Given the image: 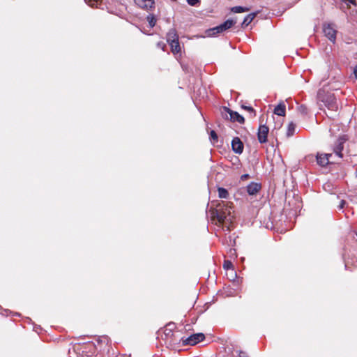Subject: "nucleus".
Here are the masks:
<instances>
[{"mask_svg": "<svg viewBox=\"0 0 357 357\" xmlns=\"http://www.w3.org/2000/svg\"><path fill=\"white\" fill-rule=\"evenodd\" d=\"M345 204H346V202L344 200L342 199L340 202V204L337 206V208L339 210L342 209L344 207Z\"/></svg>", "mask_w": 357, "mask_h": 357, "instance_id": "obj_28", "label": "nucleus"}, {"mask_svg": "<svg viewBox=\"0 0 357 357\" xmlns=\"http://www.w3.org/2000/svg\"><path fill=\"white\" fill-rule=\"evenodd\" d=\"M299 110L301 112L303 113V114H306L307 113V108L304 105H301L300 107H299Z\"/></svg>", "mask_w": 357, "mask_h": 357, "instance_id": "obj_30", "label": "nucleus"}, {"mask_svg": "<svg viewBox=\"0 0 357 357\" xmlns=\"http://www.w3.org/2000/svg\"><path fill=\"white\" fill-rule=\"evenodd\" d=\"M296 125L293 122L289 123L287 127V136L289 137L294 135Z\"/></svg>", "mask_w": 357, "mask_h": 357, "instance_id": "obj_20", "label": "nucleus"}, {"mask_svg": "<svg viewBox=\"0 0 357 357\" xmlns=\"http://www.w3.org/2000/svg\"><path fill=\"white\" fill-rule=\"evenodd\" d=\"M354 74L355 77L357 79V65L354 68Z\"/></svg>", "mask_w": 357, "mask_h": 357, "instance_id": "obj_34", "label": "nucleus"}, {"mask_svg": "<svg viewBox=\"0 0 357 357\" xmlns=\"http://www.w3.org/2000/svg\"><path fill=\"white\" fill-rule=\"evenodd\" d=\"M165 335L166 337V338H168V337H172V336H174V334L172 333V331L171 329H165Z\"/></svg>", "mask_w": 357, "mask_h": 357, "instance_id": "obj_27", "label": "nucleus"}, {"mask_svg": "<svg viewBox=\"0 0 357 357\" xmlns=\"http://www.w3.org/2000/svg\"><path fill=\"white\" fill-rule=\"evenodd\" d=\"M192 6H197L200 1H187Z\"/></svg>", "mask_w": 357, "mask_h": 357, "instance_id": "obj_31", "label": "nucleus"}, {"mask_svg": "<svg viewBox=\"0 0 357 357\" xmlns=\"http://www.w3.org/2000/svg\"><path fill=\"white\" fill-rule=\"evenodd\" d=\"M256 15H257V13H252L247 15L245 17V18L241 24V26L245 27V26H248L251 23V22L254 20V18L255 17Z\"/></svg>", "mask_w": 357, "mask_h": 357, "instance_id": "obj_17", "label": "nucleus"}, {"mask_svg": "<svg viewBox=\"0 0 357 357\" xmlns=\"http://www.w3.org/2000/svg\"><path fill=\"white\" fill-rule=\"evenodd\" d=\"M146 20L149 24L150 27L153 28L156 23V18L153 14H149L146 17Z\"/></svg>", "mask_w": 357, "mask_h": 357, "instance_id": "obj_22", "label": "nucleus"}, {"mask_svg": "<svg viewBox=\"0 0 357 357\" xmlns=\"http://www.w3.org/2000/svg\"><path fill=\"white\" fill-rule=\"evenodd\" d=\"M242 107L244 109H245V110H248V111L251 112L252 113H255V111L254 110V109L252 107H250V106H244V105H243Z\"/></svg>", "mask_w": 357, "mask_h": 357, "instance_id": "obj_29", "label": "nucleus"}, {"mask_svg": "<svg viewBox=\"0 0 357 357\" xmlns=\"http://www.w3.org/2000/svg\"><path fill=\"white\" fill-rule=\"evenodd\" d=\"M323 31L325 36L333 43H335L336 40L337 30L335 26L332 23L324 24Z\"/></svg>", "mask_w": 357, "mask_h": 357, "instance_id": "obj_6", "label": "nucleus"}, {"mask_svg": "<svg viewBox=\"0 0 357 357\" xmlns=\"http://www.w3.org/2000/svg\"><path fill=\"white\" fill-rule=\"evenodd\" d=\"M205 335L202 333H195L190 335L187 338L182 337L181 340L183 345H195L196 344L203 341Z\"/></svg>", "mask_w": 357, "mask_h": 357, "instance_id": "obj_7", "label": "nucleus"}, {"mask_svg": "<svg viewBox=\"0 0 357 357\" xmlns=\"http://www.w3.org/2000/svg\"><path fill=\"white\" fill-rule=\"evenodd\" d=\"M249 176H249V174H243V175H242V176H241V179H242V180L246 179V178H248Z\"/></svg>", "mask_w": 357, "mask_h": 357, "instance_id": "obj_33", "label": "nucleus"}, {"mask_svg": "<svg viewBox=\"0 0 357 357\" xmlns=\"http://www.w3.org/2000/svg\"><path fill=\"white\" fill-rule=\"evenodd\" d=\"M169 45L171 47L172 51L173 53H178L181 51V47L179 44L178 39L174 40V42L169 43Z\"/></svg>", "mask_w": 357, "mask_h": 357, "instance_id": "obj_18", "label": "nucleus"}, {"mask_svg": "<svg viewBox=\"0 0 357 357\" xmlns=\"http://www.w3.org/2000/svg\"><path fill=\"white\" fill-rule=\"evenodd\" d=\"M274 114L280 116H284L286 114V106L283 102H280L275 108H274Z\"/></svg>", "mask_w": 357, "mask_h": 357, "instance_id": "obj_13", "label": "nucleus"}, {"mask_svg": "<svg viewBox=\"0 0 357 357\" xmlns=\"http://www.w3.org/2000/svg\"><path fill=\"white\" fill-rule=\"evenodd\" d=\"M218 197L221 199H227L229 197L228 190L224 188L219 187L218 188Z\"/></svg>", "mask_w": 357, "mask_h": 357, "instance_id": "obj_19", "label": "nucleus"}, {"mask_svg": "<svg viewBox=\"0 0 357 357\" xmlns=\"http://www.w3.org/2000/svg\"><path fill=\"white\" fill-rule=\"evenodd\" d=\"M347 140V138L345 135L340 136L336 140L335 143L333 146V158L334 160H332L331 162L338 163L339 160L342 159L344 157L343 150H344V144Z\"/></svg>", "mask_w": 357, "mask_h": 357, "instance_id": "obj_2", "label": "nucleus"}, {"mask_svg": "<svg viewBox=\"0 0 357 357\" xmlns=\"http://www.w3.org/2000/svg\"><path fill=\"white\" fill-rule=\"evenodd\" d=\"M178 39L176 31L174 29H172L167 33V43L174 42Z\"/></svg>", "mask_w": 357, "mask_h": 357, "instance_id": "obj_16", "label": "nucleus"}, {"mask_svg": "<svg viewBox=\"0 0 357 357\" xmlns=\"http://www.w3.org/2000/svg\"><path fill=\"white\" fill-rule=\"evenodd\" d=\"M238 356L239 357H248L247 354L243 351H240Z\"/></svg>", "mask_w": 357, "mask_h": 357, "instance_id": "obj_32", "label": "nucleus"}, {"mask_svg": "<svg viewBox=\"0 0 357 357\" xmlns=\"http://www.w3.org/2000/svg\"><path fill=\"white\" fill-rule=\"evenodd\" d=\"M227 230H228V231L229 230V226L227 227Z\"/></svg>", "mask_w": 357, "mask_h": 357, "instance_id": "obj_36", "label": "nucleus"}, {"mask_svg": "<svg viewBox=\"0 0 357 357\" xmlns=\"http://www.w3.org/2000/svg\"><path fill=\"white\" fill-rule=\"evenodd\" d=\"M222 32L223 31L222 30L220 25L216 26L213 28L208 29L206 31V33L208 37L215 36Z\"/></svg>", "mask_w": 357, "mask_h": 357, "instance_id": "obj_15", "label": "nucleus"}, {"mask_svg": "<svg viewBox=\"0 0 357 357\" xmlns=\"http://www.w3.org/2000/svg\"><path fill=\"white\" fill-rule=\"evenodd\" d=\"M89 6H90L92 8H100L102 10H104L106 8L107 10V12L112 14H118V10L117 9H113L111 8L113 3L115 1H85ZM116 3H119V1H116ZM119 10H121V8L119 9Z\"/></svg>", "mask_w": 357, "mask_h": 357, "instance_id": "obj_5", "label": "nucleus"}, {"mask_svg": "<svg viewBox=\"0 0 357 357\" xmlns=\"http://www.w3.org/2000/svg\"><path fill=\"white\" fill-rule=\"evenodd\" d=\"M261 185L258 183L252 182L247 186V192L250 195H256L261 189Z\"/></svg>", "mask_w": 357, "mask_h": 357, "instance_id": "obj_11", "label": "nucleus"}, {"mask_svg": "<svg viewBox=\"0 0 357 357\" xmlns=\"http://www.w3.org/2000/svg\"><path fill=\"white\" fill-rule=\"evenodd\" d=\"M223 268L225 270H229V269L233 270V264H232L231 261H230L229 260H225L223 264Z\"/></svg>", "mask_w": 357, "mask_h": 357, "instance_id": "obj_25", "label": "nucleus"}, {"mask_svg": "<svg viewBox=\"0 0 357 357\" xmlns=\"http://www.w3.org/2000/svg\"><path fill=\"white\" fill-rule=\"evenodd\" d=\"M342 2L344 3V4H342V6H341V8H342V9H344L345 6L347 8L351 7V5L357 6V1H342Z\"/></svg>", "mask_w": 357, "mask_h": 357, "instance_id": "obj_24", "label": "nucleus"}, {"mask_svg": "<svg viewBox=\"0 0 357 357\" xmlns=\"http://www.w3.org/2000/svg\"><path fill=\"white\" fill-rule=\"evenodd\" d=\"M221 115L223 119H229L231 122H238L241 124L243 123L245 119L237 112H234L227 107H222L220 109Z\"/></svg>", "mask_w": 357, "mask_h": 357, "instance_id": "obj_4", "label": "nucleus"}, {"mask_svg": "<svg viewBox=\"0 0 357 357\" xmlns=\"http://www.w3.org/2000/svg\"><path fill=\"white\" fill-rule=\"evenodd\" d=\"M236 23V19H228L220 25L221 26V29L224 32L232 27Z\"/></svg>", "mask_w": 357, "mask_h": 357, "instance_id": "obj_14", "label": "nucleus"}, {"mask_svg": "<svg viewBox=\"0 0 357 357\" xmlns=\"http://www.w3.org/2000/svg\"><path fill=\"white\" fill-rule=\"evenodd\" d=\"M249 10V8L243 6H234L231 8V11L234 13H241Z\"/></svg>", "mask_w": 357, "mask_h": 357, "instance_id": "obj_21", "label": "nucleus"}, {"mask_svg": "<svg viewBox=\"0 0 357 357\" xmlns=\"http://www.w3.org/2000/svg\"><path fill=\"white\" fill-rule=\"evenodd\" d=\"M337 130H339L338 126L333 123L329 128V132L331 134V136L335 135Z\"/></svg>", "mask_w": 357, "mask_h": 357, "instance_id": "obj_23", "label": "nucleus"}, {"mask_svg": "<svg viewBox=\"0 0 357 357\" xmlns=\"http://www.w3.org/2000/svg\"><path fill=\"white\" fill-rule=\"evenodd\" d=\"M269 132V128L266 125H260L258 129L257 138L259 142L264 144L267 142V137Z\"/></svg>", "mask_w": 357, "mask_h": 357, "instance_id": "obj_9", "label": "nucleus"}, {"mask_svg": "<svg viewBox=\"0 0 357 357\" xmlns=\"http://www.w3.org/2000/svg\"><path fill=\"white\" fill-rule=\"evenodd\" d=\"M318 97L319 100L324 103V106L326 107L328 110L332 112L337 111L338 107L337 104V100L334 94L327 93L322 95L319 92L318 93Z\"/></svg>", "mask_w": 357, "mask_h": 357, "instance_id": "obj_3", "label": "nucleus"}, {"mask_svg": "<svg viewBox=\"0 0 357 357\" xmlns=\"http://www.w3.org/2000/svg\"><path fill=\"white\" fill-rule=\"evenodd\" d=\"M244 145L241 139L238 137H234L231 141V149L236 154H241L243 151Z\"/></svg>", "mask_w": 357, "mask_h": 357, "instance_id": "obj_10", "label": "nucleus"}, {"mask_svg": "<svg viewBox=\"0 0 357 357\" xmlns=\"http://www.w3.org/2000/svg\"><path fill=\"white\" fill-rule=\"evenodd\" d=\"M231 202H221L216 206V208L212 210V216L215 218L220 224L231 222L233 218L231 211Z\"/></svg>", "mask_w": 357, "mask_h": 357, "instance_id": "obj_1", "label": "nucleus"}, {"mask_svg": "<svg viewBox=\"0 0 357 357\" xmlns=\"http://www.w3.org/2000/svg\"><path fill=\"white\" fill-rule=\"evenodd\" d=\"M138 7L146 10L151 11L155 8V1H134Z\"/></svg>", "mask_w": 357, "mask_h": 357, "instance_id": "obj_12", "label": "nucleus"}, {"mask_svg": "<svg viewBox=\"0 0 357 357\" xmlns=\"http://www.w3.org/2000/svg\"><path fill=\"white\" fill-rule=\"evenodd\" d=\"M158 46L159 47H161L163 50H164V47L165 46V44H163L162 43H158Z\"/></svg>", "mask_w": 357, "mask_h": 357, "instance_id": "obj_35", "label": "nucleus"}, {"mask_svg": "<svg viewBox=\"0 0 357 357\" xmlns=\"http://www.w3.org/2000/svg\"><path fill=\"white\" fill-rule=\"evenodd\" d=\"M333 157L332 153H318L317 155V164L321 167H326L331 162V160H334Z\"/></svg>", "mask_w": 357, "mask_h": 357, "instance_id": "obj_8", "label": "nucleus"}, {"mask_svg": "<svg viewBox=\"0 0 357 357\" xmlns=\"http://www.w3.org/2000/svg\"><path fill=\"white\" fill-rule=\"evenodd\" d=\"M210 137H211V140L213 141V142L218 141V135L215 132V131H214V130H211L210 132Z\"/></svg>", "mask_w": 357, "mask_h": 357, "instance_id": "obj_26", "label": "nucleus"}]
</instances>
